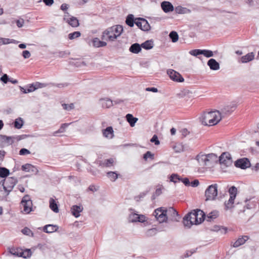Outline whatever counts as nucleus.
I'll return each instance as SVG.
<instances>
[{
    "instance_id": "f257e3e1",
    "label": "nucleus",
    "mask_w": 259,
    "mask_h": 259,
    "mask_svg": "<svg viewBox=\"0 0 259 259\" xmlns=\"http://www.w3.org/2000/svg\"><path fill=\"white\" fill-rule=\"evenodd\" d=\"M153 215L157 221L160 223H162L168 218L172 221H177L176 217L178 215V212L172 207H170L168 210L160 207L155 210Z\"/></svg>"
},
{
    "instance_id": "f03ea898",
    "label": "nucleus",
    "mask_w": 259,
    "mask_h": 259,
    "mask_svg": "<svg viewBox=\"0 0 259 259\" xmlns=\"http://www.w3.org/2000/svg\"><path fill=\"white\" fill-rule=\"evenodd\" d=\"M222 117V113L218 111L204 112L199 117V120L204 125L217 124Z\"/></svg>"
},
{
    "instance_id": "7ed1b4c3",
    "label": "nucleus",
    "mask_w": 259,
    "mask_h": 259,
    "mask_svg": "<svg viewBox=\"0 0 259 259\" xmlns=\"http://www.w3.org/2000/svg\"><path fill=\"white\" fill-rule=\"evenodd\" d=\"M123 31L121 25H117L108 28L102 33L101 38L102 40L114 41L119 36Z\"/></svg>"
},
{
    "instance_id": "20e7f679",
    "label": "nucleus",
    "mask_w": 259,
    "mask_h": 259,
    "mask_svg": "<svg viewBox=\"0 0 259 259\" xmlns=\"http://www.w3.org/2000/svg\"><path fill=\"white\" fill-rule=\"evenodd\" d=\"M17 182V179L14 177H9L1 181L0 184H2L3 187L5 192L6 193V196L9 195Z\"/></svg>"
},
{
    "instance_id": "39448f33",
    "label": "nucleus",
    "mask_w": 259,
    "mask_h": 259,
    "mask_svg": "<svg viewBox=\"0 0 259 259\" xmlns=\"http://www.w3.org/2000/svg\"><path fill=\"white\" fill-rule=\"evenodd\" d=\"M218 195V184L209 186L205 191V200H214Z\"/></svg>"
},
{
    "instance_id": "423d86ee",
    "label": "nucleus",
    "mask_w": 259,
    "mask_h": 259,
    "mask_svg": "<svg viewBox=\"0 0 259 259\" xmlns=\"http://www.w3.org/2000/svg\"><path fill=\"white\" fill-rule=\"evenodd\" d=\"M196 215L194 210L186 214L183 219L184 225L190 228L192 225H198Z\"/></svg>"
},
{
    "instance_id": "0eeeda50",
    "label": "nucleus",
    "mask_w": 259,
    "mask_h": 259,
    "mask_svg": "<svg viewBox=\"0 0 259 259\" xmlns=\"http://www.w3.org/2000/svg\"><path fill=\"white\" fill-rule=\"evenodd\" d=\"M23 207V211L26 213H29L32 211V202L28 195H25L21 202Z\"/></svg>"
},
{
    "instance_id": "6e6552de",
    "label": "nucleus",
    "mask_w": 259,
    "mask_h": 259,
    "mask_svg": "<svg viewBox=\"0 0 259 259\" xmlns=\"http://www.w3.org/2000/svg\"><path fill=\"white\" fill-rule=\"evenodd\" d=\"M220 163L222 166L228 167L232 165L233 160L231 155L228 152H224L219 157Z\"/></svg>"
},
{
    "instance_id": "1a4fd4ad",
    "label": "nucleus",
    "mask_w": 259,
    "mask_h": 259,
    "mask_svg": "<svg viewBox=\"0 0 259 259\" xmlns=\"http://www.w3.org/2000/svg\"><path fill=\"white\" fill-rule=\"evenodd\" d=\"M16 139L15 137L0 135V147L3 148L12 145Z\"/></svg>"
},
{
    "instance_id": "9d476101",
    "label": "nucleus",
    "mask_w": 259,
    "mask_h": 259,
    "mask_svg": "<svg viewBox=\"0 0 259 259\" xmlns=\"http://www.w3.org/2000/svg\"><path fill=\"white\" fill-rule=\"evenodd\" d=\"M192 131L187 128H182L179 130V139L186 141L190 140L193 137Z\"/></svg>"
},
{
    "instance_id": "9b49d317",
    "label": "nucleus",
    "mask_w": 259,
    "mask_h": 259,
    "mask_svg": "<svg viewBox=\"0 0 259 259\" xmlns=\"http://www.w3.org/2000/svg\"><path fill=\"white\" fill-rule=\"evenodd\" d=\"M235 166L241 169H246L250 166V163L247 158H241L235 162Z\"/></svg>"
},
{
    "instance_id": "f8f14e48",
    "label": "nucleus",
    "mask_w": 259,
    "mask_h": 259,
    "mask_svg": "<svg viewBox=\"0 0 259 259\" xmlns=\"http://www.w3.org/2000/svg\"><path fill=\"white\" fill-rule=\"evenodd\" d=\"M217 156L215 154L210 153L207 155H202L200 156L198 155L196 156V159L198 161V162H200V161H204L205 165H207V162L209 161L211 159L217 158Z\"/></svg>"
},
{
    "instance_id": "ddd939ff",
    "label": "nucleus",
    "mask_w": 259,
    "mask_h": 259,
    "mask_svg": "<svg viewBox=\"0 0 259 259\" xmlns=\"http://www.w3.org/2000/svg\"><path fill=\"white\" fill-rule=\"evenodd\" d=\"M191 151V148L188 144L181 142L179 145V153H181L182 154L179 155V157L183 156L182 153H184V156H187V154L190 153Z\"/></svg>"
},
{
    "instance_id": "4468645a",
    "label": "nucleus",
    "mask_w": 259,
    "mask_h": 259,
    "mask_svg": "<svg viewBox=\"0 0 259 259\" xmlns=\"http://www.w3.org/2000/svg\"><path fill=\"white\" fill-rule=\"evenodd\" d=\"M102 134L104 137L111 139L114 137V131L112 126H108L102 131Z\"/></svg>"
},
{
    "instance_id": "2eb2a0df",
    "label": "nucleus",
    "mask_w": 259,
    "mask_h": 259,
    "mask_svg": "<svg viewBox=\"0 0 259 259\" xmlns=\"http://www.w3.org/2000/svg\"><path fill=\"white\" fill-rule=\"evenodd\" d=\"M161 7L165 13H168L174 10L172 5L169 2L164 1L161 3Z\"/></svg>"
},
{
    "instance_id": "dca6fc26",
    "label": "nucleus",
    "mask_w": 259,
    "mask_h": 259,
    "mask_svg": "<svg viewBox=\"0 0 259 259\" xmlns=\"http://www.w3.org/2000/svg\"><path fill=\"white\" fill-rule=\"evenodd\" d=\"M82 210L83 207L81 205H74L71 208V213L75 218L79 217L80 213Z\"/></svg>"
},
{
    "instance_id": "f3484780",
    "label": "nucleus",
    "mask_w": 259,
    "mask_h": 259,
    "mask_svg": "<svg viewBox=\"0 0 259 259\" xmlns=\"http://www.w3.org/2000/svg\"><path fill=\"white\" fill-rule=\"evenodd\" d=\"M207 64L211 70H218L220 69V64L214 59H210Z\"/></svg>"
},
{
    "instance_id": "a211bd4d",
    "label": "nucleus",
    "mask_w": 259,
    "mask_h": 259,
    "mask_svg": "<svg viewBox=\"0 0 259 259\" xmlns=\"http://www.w3.org/2000/svg\"><path fill=\"white\" fill-rule=\"evenodd\" d=\"M196 216L198 221V225L201 224L205 219V213L201 209H197L194 210Z\"/></svg>"
},
{
    "instance_id": "6ab92c4d",
    "label": "nucleus",
    "mask_w": 259,
    "mask_h": 259,
    "mask_svg": "<svg viewBox=\"0 0 259 259\" xmlns=\"http://www.w3.org/2000/svg\"><path fill=\"white\" fill-rule=\"evenodd\" d=\"M22 169L26 172H32L34 173L38 172V170L35 166L28 163L23 165L22 166Z\"/></svg>"
},
{
    "instance_id": "aec40b11",
    "label": "nucleus",
    "mask_w": 259,
    "mask_h": 259,
    "mask_svg": "<svg viewBox=\"0 0 259 259\" xmlns=\"http://www.w3.org/2000/svg\"><path fill=\"white\" fill-rule=\"evenodd\" d=\"M254 55L253 53H249L240 58L239 61L242 63H246L254 59Z\"/></svg>"
},
{
    "instance_id": "412c9836",
    "label": "nucleus",
    "mask_w": 259,
    "mask_h": 259,
    "mask_svg": "<svg viewBox=\"0 0 259 259\" xmlns=\"http://www.w3.org/2000/svg\"><path fill=\"white\" fill-rule=\"evenodd\" d=\"M58 229L57 225H47L44 227L43 231L47 233H51L56 232Z\"/></svg>"
},
{
    "instance_id": "4be33fe9",
    "label": "nucleus",
    "mask_w": 259,
    "mask_h": 259,
    "mask_svg": "<svg viewBox=\"0 0 259 259\" xmlns=\"http://www.w3.org/2000/svg\"><path fill=\"white\" fill-rule=\"evenodd\" d=\"M219 215V212L214 210L209 212L205 217V219L207 222H211L214 219L217 218Z\"/></svg>"
},
{
    "instance_id": "5701e85b",
    "label": "nucleus",
    "mask_w": 259,
    "mask_h": 259,
    "mask_svg": "<svg viewBox=\"0 0 259 259\" xmlns=\"http://www.w3.org/2000/svg\"><path fill=\"white\" fill-rule=\"evenodd\" d=\"M249 237L247 236H243L239 238L233 244L234 247H238L241 245H243L248 239Z\"/></svg>"
},
{
    "instance_id": "b1692460",
    "label": "nucleus",
    "mask_w": 259,
    "mask_h": 259,
    "mask_svg": "<svg viewBox=\"0 0 259 259\" xmlns=\"http://www.w3.org/2000/svg\"><path fill=\"white\" fill-rule=\"evenodd\" d=\"M92 43L94 47L96 48L103 47L107 45L105 41H101L98 37H95L92 39Z\"/></svg>"
},
{
    "instance_id": "393cba45",
    "label": "nucleus",
    "mask_w": 259,
    "mask_h": 259,
    "mask_svg": "<svg viewBox=\"0 0 259 259\" xmlns=\"http://www.w3.org/2000/svg\"><path fill=\"white\" fill-rule=\"evenodd\" d=\"M141 46L138 43H135L132 45L129 49V51L134 54H138L142 50Z\"/></svg>"
},
{
    "instance_id": "a878e982",
    "label": "nucleus",
    "mask_w": 259,
    "mask_h": 259,
    "mask_svg": "<svg viewBox=\"0 0 259 259\" xmlns=\"http://www.w3.org/2000/svg\"><path fill=\"white\" fill-rule=\"evenodd\" d=\"M100 101L103 108H108L113 105L112 101L108 98L101 99Z\"/></svg>"
},
{
    "instance_id": "bb28decb",
    "label": "nucleus",
    "mask_w": 259,
    "mask_h": 259,
    "mask_svg": "<svg viewBox=\"0 0 259 259\" xmlns=\"http://www.w3.org/2000/svg\"><path fill=\"white\" fill-rule=\"evenodd\" d=\"M139 21H142V30L145 31L150 29V26L148 21L144 18H139Z\"/></svg>"
},
{
    "instance_id": "cd10ccee",
    "label": "nucleus",
    "mask_w": 259,
    "mask_h": 259,
    "mask_svg": "<svg viewBox=\"0 0 259 259\" xmlns=\"http://www.w3.org/2000/svg\"><path fill=\"white\" fill-rule=\"evenodd\" d=\"M177 73H178L173 69H169L167 71V74L170 79L174 81L178 82V77L177 76Z\"/></svg>"
},
{
    "instance_id": "c85d7f7f",
    "label": "nucleus",
    "mask_w": 259,
    "mask_h": 259,
    "mask_svg": "<svg viewBox=\"0 0 259 259\" xmlns=\"http://www.w3.org/2000/svg\"><path fill=\"white\" fill-rule=\"evenodd\" d=\"M126 118L128 122L130 123V125L132 127L135 126L136 122L138 120V118L134 117L133 115L131 114H127L126 115Z\"/></svg>"
},
{
    "instance_id": "c756f323",
    "label": "nucleus",
    "mask_w": 259,
    "mask_h": 259,
    "mask_svg": "<svg viewBox=\"0 0 259 259\" xmlns=\"http://www.w3.org/2000/svg\"><path fill=\"white\" fill-rule=\"evenodd\" d=\"M141 47L146 50H150L153 48V41L152 40H148L142 43Z\"/></svg>"
},
{
    "instance_id": "7c9ffc66",
    "label": "nucleus",
    "mask_w": 259,
    "mask_h": 259,
    "mask_svg": "<svg viewBox=\"0 0 259 259\" xmlns=\"http://www.w3.org/2000/svg\"><path fill=\"white\" fill-rule=\"evenodd\" d=\"M50 207L54 212L56 213L59 212L58 205L55 200L53 198L50 199Z\"/></svg>"
},
{
    "instance_id": "2f4dec72",
    "label": "nucleus",
    "mask_w": 259,
    "mask_h": 259,
    "mask_svg": "<svg viewBox=\"0 0 259 259\" xmlns=\"http://www.w3.org/2000/svg\"><path fill=\"white\" fill-rule=\"evenodd\" d=\"M71 123H72V122H70V123H65L62 124L61 126H60V128L58 131L54 132L53 133V134H52V136H56L57 134L63 133L65 131V128L67 127H68Z\"/></svg>"
},
{
    "instance_id": "473e14b6",
    "label": "nucleus",
    "mask_w": 259,
    "mask_h": 259,
    "mask_svg": "<svg viewBox=\"0 0 259 259\" xmlns=\"http://www.w3.org/2000/svg\"><path fill=\"white\" fill-rule=\"evenodd\" d=\"M67 22L70 26L73 27H77L79 24L78 19L74 17H71L69 19L67 20Z\"/></svg>"
},
{
    "instance_id": "72a5a7b5",
    "label": "nucleus",
    "mask_w": 259,
    "mask_h": 259,
    "mask_svg": "<svg viewBox=\"0 0 259 259\" xmlns=\"http://www.w3.org/2000/svg\"><path fill=\"white\" fill-rule=\"evenodd\" d=\"M192 94V92L188 90L183 89L181 90L179 93V98H190V95Z\"/></svg>"
},
{
    "instance_id": "f704fd0d",
    "label": "nucleus",
    "mask_w": 259,
    "mask_h": 259,
    "mask_svg": "<svg viewBox=\"0 0 259 259\" xmlns=\"http://www.w3.org/2000/svg\"><path fill=\"white\" fill-rule=\"evenodd\" d=\"M20 91L23 93L27 94L35 91L33 83L29 84L26 88L20 87Z\"/></svg>"
},
{
    "instance_id": "c9c22d12",
    "label": "nucleus",
    "mask_w": 259,
    "mask_h": 259,
    "mask_svg": "<svg viewBox=\"0 0 259 259\" xmlns=\"http://www.w3.org/2000/svg\"><path fill=\"white\" fill-rule=\"evenodd\" d=\"M22 249L20 248H12L10 249V252L12 254L16 256H21Z\"/></svg>"
},
{
    "instance_id": "e433bc0d",
    "label": "nucleus",
    "mask_w": 259,
    "mask_h": 259,
    "mask_svg": "<svg viewBox=\"0 0 259 259\" xmlns=\"http://www.w3.org/2000/svg\"><path fill=\"white\" fill-rule=\"evenodd\" d=\"M24 121L21 117L15 119L14 124V127L17 129H20L23 125Z\"/></svg>"
},
{
    "instance_id": "4c0bfd02",
    "label": "nucleus",
    "mask_w": 259,
    "mask_h": 259,
    "mask_svg": "<svg viewBox=\"0 0 259 259\" xmlns=\"http://www.w3.org/2000/svg\"><path fill=\"white\" fill-rule=\"evenodd\" d=\"M164 189V187L162 185H159L157 186V188L155 190V192L152 196L153 199H155V197H157L159 196L162 193V190Z\"/></svg>"
},
{
    "instance_id": "58836bf2",
    "label": "nucleus",
    "mask_w": 259,
    "mask_h": 259,
    "mask_svg": "<svg viewBox=\"0 0 259 259\" xmlns=\"http://www.w3.org/2000/svg\"><path fill=\"white\" fill-rule=\"evenodd\" d=\"M10 174V171L5 167H0V177L2 178H6Z\"/></svg>"
},
{
    "instance_id": "ea45409f",
    "label": "nucleus",
    "mask_w": 259,
    "mask_h": 259,
    "mask_svg": "<svg viewBox=\"0 0 259 259\" xmlns=\"http://www.w3.org/2000/svg\"><path fill=\"white\" fill-rule=\"evenodd\" d=\"M235 198L230 197L229 200L227 202H225V205L226 209H231L233 207V204Z\"/></svg>"
},
{
    "instance_id": "a19ab883",
    "label": "nucleus",
    "mask_w": 259,
    "mask_h": 259,
    "mask_svg": "<svg viewBox=\"0 0 259 259\" xmlns=\"http://www.w3.org/2000/svg\"><path fill=\"white\" fill-rule=\"evenodd\" d=\"M180 31L182 32V35L183 37H186L188 35V31L190 30V27L188 25H184L181 26Z\"/></svg>"
},
{
    "instance_id": "79ce46f5",
    "label": "nucleus",
    "mask_w": 259,
    "mask_h": 259,
    "mask_svg": "<svg viewBox=\"0 0 259 259\" xmlns=\"http://www.w3.org/2000/svg\"><path fill=\"white\" fill-rule=\"evenodd\" d=\"M134 16L132 14L128 15L126 19V23L130 27H133L135 23Z\"/></svg>"
},
{
    "instance_id": "37998d69",
    "label": "nucleus",
    "mask_w": 259,
    "mask_h": 259,
    "mask_svg": "<svg viewBox=\"0 0 259 259\" xmlns=\"http://www.w3.org/2000/svg\"><path fill=\"white\" fill-rule=\"evenodd\" d=\"M31 255L32 252L30 249H26L25 250H23L22 249L21 257L26 258L30 257Z\"/></svg>"
},
{
    "instance_id": "c03bdc74",
    "label": "nucleus",
    "mask_w": 259,
    "mask_h": 259,
    "mask_svg": "<svg viewBox=\"0 0 259 259\" xmlns=\"http://www.w3.org/2000/svg\"><path fill=\"white\" fill-rule=\"evenodd\" d=\"M235 106H232L231 107L228 106L226 108H224L222 110V114L227 115L230 114L235 109Z\"/></svg>"
},
{
    "instance_id": "a18cd8bd",
    "label": "nucleus",
    "mask_w": 259,
    "mask_h": 259,
    "mask_svg": "<svg viewBox=\"0 0 259 259\" xmlns=\"http://www.w3.org/2000/svg\"><path fill=\"white\" fill-rule=\"evenodd\" d=\"M114 162L113 158L106 159L104 162H100L99 164L103 166L109 167L111 166Z\"/></svg>"
},
{
    "instance_id": "49530a36",
    "label": "nucleus",
    "mask_w": 259,
    "mask_h": 259,
    "mask_svg": "<svg viewBox=\"0 0 259 259\" xmlns=\"http://www.w3.org/2000/svg\"><path fill=\"white\" fill-rule=\"evenodd\" d=\"M202 50L201 49H194L190 51L189 52V54L193 56L197 57L199 59H200V57L199 56L200 55H202Z\"/></svg>"
},
{
    "instance_id": "de8ad7c7",
    "label": "nucleus",
    "mask_w": 259,
    "mask_h": 259,
    "mask_svg": "<svg viewBox=\"0 0 259 259\" xmlns=\"http://www.w3.org/2000/svg\"><path fill=\"white\" fill-rule=\"evenodd\" d=\"M107 177L111 181H115L118 178V175L116 172L110 171L107 173Z\"/></svg>"
},
{
    "instance_id": "09e8293b",
    "label": "nucleus",
    "mask_w": 259,
    "mask_h": 259,
    "mask_svg": "<svg viewBox=\"0 0 259 259\" xmlns=\"http://www.w3.org/2000/svg\"><path fill=\"white\" fill-rule=\"evenodd\" d=\"M237 192V189L235 186H232L229 189L230 197L236 198Z\"/></svg>"
},
{
    "instance_id": "8fccbe9b",
    "label": "nucleus",
    "mask_w": 259,
    "mask_h": 259,
    "mask_svg": "<svg viewBox=\"0 0 259 259\" xmlns=\"http://www.w3.org/2000/svg\"><path fill=\"white\" fill-rule=\"evenodd\" d=\"M35 90L40 88H45L49 85V83H40L39 82H35L33 83Z\"/></svg>"
},
{
    "instance_id": "3c124183",
    "label": "nucleus",
    "mask_w": 259,
    "mask_h": 259,
    "mask_svg": "<svg viewBox=\"0 0 259 259\" xmlns=\"http://www.w3.org/2000/svg\"><path fill=\"white\" fill-rule=\"evenodd\" d=\"M169 36L172 42H175L178 40V34L176 31H171Z\"/></svg>"
},
{
    "instance_id": "603ef678",
    "label": "nucleus",
    "mask_w": 259,
    "mask_h": 259,
    "mask_svg": "<svg viewBox=\"0 0 259 259\" xmlns=\"http://www.w3.org/2000/svg\"><path fill=\"white\" fill-rule=\"evenodd\" d=\"M81 33L79 31H75L68 34V38L69 39H73L80 36Z\"/></svg>"
},
{
    "instance_id": "864d4df0",
    "label": "nucleus",
    "mask_w": 259,
    "mask_h": 259,
    "mask_svg": "<svg viewBox=\"0 0 259 259\" xmlns=\"http://www.w3.org/2000/svg\"><path fill=\"white\" fill-rule=\"evenodd\" d=\"M202 55L206 58H209L213 56V52L209 50H202Z\"/></svg>"
},
{
    "instance_id": "5fc2aeb1",
    "label": "nucleus",
    "mask_w": 259,
    "mask_h": 259,
    "mask_svg": "<svg viewBox=\"0 0 259 259\" xmlns=\"http://www.w3.org/2000/svg\"><path fill=\"white\" fill-rule=\"evenodd\" d=\"M138 214L136 213H132L128 217V221L130 222H137Z\"/></svg>"
},
{
    "instance_id": "6e6d98bb",
    "label": "nucleus",
    "mask_w": 259,
    "mask_h": 259,
    "mask_svg": "<svg viewBox=\"0 0 259 259\" xmlns=\"http://www.w3.org/2000/svg\"><path fill=\"white\" fill-rule=\"evenodd\" d=\"M15 40L14 39H11L9 38H0V44H2L3 45H7L10 43H13Z\"/></svg>"
},
{
    "instance_id": "4d7b16f0",
    "label": "nucleus",
    "mask_w": 259,
    "mask_h": 259,
    "mask_svg": "<svg viewBox=\"0 0 259 259\" xmlns=\"http://www.w3.org/2000/svg\"><path fill=\"white\" fill-rule=\"evenodd\" d=\"M168 179V181L169 182L176 183L178 181V175L177 174H173L169 177Z\"/></svg>"
},
{
    "instance_id": "13d9d810",
    "label": "nucleus",
    "mask_w": 259,
    "mask_h": 259,
    "mask_svg": "<svg viewBox=\"0 0 259 259\" xmlns=\"http://www.w3.org/2000/svg\"><path fill=\"white\" fill-rule=\"evenodd\" d=\"M182 182L186 186H190V182L188 178H180L179 177V182Z\"/></svg>"
},
{
    "instance_id": "bf43d9fd",
    "label": "nucleus",
    "mask_w": 259,
    "mask_h": 259,
    "mask_svg": "<svg viewBox=\"0 0 259 259\" xmlns=\"http://www.w3.org/2000/svg\"><path fill=\"white\" fill-rule=\"evenodd\" d=\"M21 232L23 234L26 235L32 236L33 235V232L30 230V229H29L27 227H25L24 228H23Z\"/></svg>"
},
{
    "instance_id": "052dcab7",
    "label": "nucleus",
    "mask_w": 259,
    "mask_h": 259,
    "mask_svg": "<svg viewBox=\"0 0 259 259\" xmlns=\"http://www.w3.org/2000/svg\"><path fill=\"white\" fill-rule=\"evenodd\" d=\"M62 106L64 109L68 111H70L74 108V106L73 103H71L70 104H67L64 103L63 104Z\"/></svg>"
},
{
    "instance_id": "680f3d73",
    "label": "nucleus",
    "mask_w": 259,
    "mask_h": 259,
    "mask_svg": "<svg viewBox=\"0 0 259 259\" xmlns=\"http://www.w3.org/2000/svg\"><path fill=\"white\" fill-rule=\"evenodd\" d=\"M191 12V10L186 8L179 6V14H188Z\"/></svg>"
},
{
    "instance_id": "e2e57ef3",
    "label": "nucleus",
    "mask_w": 259,
    "mask_h": 259,
    "mask_svg": "<svg viewBox=\"0 0 259 259\" xmlns=\"http://www.w3.org/2000/svg\"><path fill=\"white\" fill-rule=\"evenodd\" d=\"M143 158L145 160H146L148 158L153 159L154 158V154H152L150 151H147L144 155Z\"/></svg>"
},
{
    "instance_id": "0e129e2a",
    "label": "nucleus",
    "mask_w": 259,
    "mask_h": 259,
    "mask_svg": "<svg viewBox=\"0 0 259 259\" xmlns=\"http://www.w3.org/2000/svg\"><path fill=\"white\" fill-rule=\"evenodd\" d=\"M49 85L52 87H57L59 88H64L65 87L67 86L66 83H49Z\"/></svg>"
},
{
    "instance_id": "69168bd1",
    "label": "nucleus",
    "mask_w": 259,
    "mask_h": 259,
    "mask_svg": "<svg viewBox=\"0 0 259 259\" xmlns=\"http://www.w3.org/2000/svg\"><path fill=\"white\" fill-rule=\"evenodd\" d=\"M22 55L24 59H28L30 57L31 54L29 51L25 50L23 51Z\"/></svg>"
},
{
    "instance_id": "338daca9",
    "label": "nucleus",
    "mask_w": 259,
    "mask_h": 259,
    "mask_svg": "<svg viewBox=\"0 0 259 259\" xmlns=\"http://www.w3.org/2000/svg\"><path fill=\"white\" fill-rule=\"evenodd\" d=\"M150 141L154 143L155 145H158L160 144L159 141L158 139L157 136L154 135L151 139Z\"/></svg>"
},
{
    "instance_id": "774afa93",
    "label": "nucleus",
    "mask_w": 259,
    "mask_h": 259,
    "mask_svg": "<svg viewBox=\"0 0 259 259\" xmlns=\"http://www.w3.org/2000/svg\"><path fill=\"white\" fill-rule=\"evenodd\" d=\"M0 80L4 83H7L9 80V78L7 74H5L1 77Z\"/></svg>"
}]
</instances>
